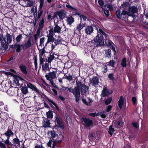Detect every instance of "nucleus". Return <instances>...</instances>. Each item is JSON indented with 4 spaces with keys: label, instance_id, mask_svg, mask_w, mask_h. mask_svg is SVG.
<instances>
[{
    "label": "nucleus",
    "instance_id": "nucleus-1",
    "mask_svg": "<svg viewBox=\"0 0 148 148\" xmlns=\"http://www.w3.org/2000/svg\"><path fill=\"white\" fill-rule=\"evenodd\" d=\"M97 35L95 40H92L90 42L92 43L91 45L96 46L103 45L104 42L103 36H104L106 37L107 36L106 34L101 29H98L97 28Z\"/></svg>",
    "mask_w": 148,
    "mask_h": 148
},
{
    "label": "nucleus",
    "instance_id": "nucleus-2",
    "mask_svg": "<svg viewBox=\"0 0 148 148\" xmlns=\"http://www.w3.org/2000/svg\"><path fill=\"white\" fill-rule=\"evenodd\" d=\"M76 84L77 88V90H78L79 92V98L80 95V90L82 94H83L84 93H86L88 89V88L85 84H82L81 81L78 80L77 78L76 79Z\"/></svg>",
    "mask_w": 148,
    "mask_h": 148
},
{
    "label": "nucleus",
    "instance_id": "nucleus-3",
    "mask_svg": "<svg viewBox=\"0 0 148 148\" xmlns=\"http://www.w3.org/2000/svg\"><path fill=\"white\" fill-rule=\"evenodd\" d=\"M68 89L69 92L73 93L75 98L76 102H78L79 101V92L78 90H77V86L75 87L73 89L71 87L68 88Z\"/></svg>",
    "mask_w": 148,
    "mask_h": 148
},
{
    "label": "nucleus",
    "instance_id": "nucleus-4",
    "mask_svg": "<svg viewBox=\"0 0 148 148\" xmlns=\"http://www.w3.org/2000/svg\"><path fill=\"white\" fill-rule=\"evenodd\" d=\"M116 16L119 18H121L122 16L123 15H132V16H133V15L131 14L130 13V12H127V11H126L125 10H123L122 13H121V11L120 10H117L116 12Z\"/></svg>",
    "mask_w": 148,
    "mask_h": 148
},
{
    "label": "nucleus",
    "instance_id": "nucleus-5",
    "mask_svg": "<svg viewBox=\"0 0 148 148\" xmlns=\"http://www.w3.org/2000/svg\"><path fill=\"white\" fill-rule=\"evenodd\" d=\"M61 43V38L60 36H58L57 39H54L53 42L51 43V48L53 50L55 46L58 44Z\"/></svg>",
    "mask_w": 148,
    "mask_h": 148
},
{
    "label": "nucleus",
    "instance_id": "nucleus-6",
    "mask_svg": "<svg viewBox=\"0 0 148 148\" xmlns=\"http://www.w3.org/2000/svg\"><path fill=\"white\" fill-rule=\"evenodd\" d=\"M54 33L53 31V28L49 30V34L47 35L48 37V41L46 43V45L49 42H52L53 41L54 38L53 37Z\"/></svg>",
    "mask_w": 148,
    "mask_h": 148
},
{
    "label": "nucleus",
    "instance_id": "nucleus-7",
    "mask_svg": "<svg viewBox=\"0 0 148 148\" xmlns=\"http://www.w3.org/2000/svg\"><path fill=\"white\" fill-rule=\"evenodd\" d=\"M0 43L1 46L5 48L6 50L8 48V45L6 44V40L5 37H3L2 34H0Z\"/></svg>",
    "mask_w": 148,
    "mask_h": 148
},
{
    "label": "nucleus",
    "instance_id": "nucleus-8",
    "mask_svg": "<svg viewBox=\"0 0 148 148\" xmlns=\"http://www.w3.org/2000/svg\"><path fill=\"white\" fill-rule=\"evenodd\" d=\"M82 119L83 121L84 122V125L85 127H89L92 125L93 123L92 120L86 118H83Z\"/></svg>",
    "mask_w": 148,
    "mask_h": 148
},
{
    "label": "nucleus",
    "instance_id": "nucleus-9",
    "mask_svg": "<svg viewBox=\"0 0 148 148\" xmlns=\"http://www.w3.org/2000/svg\"><path fill=\"white\" fill-rule=\"evenodd\" d=\"M57 72V71H56L50 72L48 74V75H46L45 77L47 79H54L56 78Z\"/></svg>",
    "mask_w": 148,
    "mask_h": 148
},
{
    "label": "nucleus",
    "instance_id": "nucleus-10",
    "mask_svg": "<svg viewBox=\"0 0 148 148\" xmlns=\"http://www.w3.org/2000/svg\"><path fill=\"white\" fill-rule=\"evenodd\" d=\"M129 12H130L131 14L133 15V16L132 15H129V16H132V17H134L135 16V15L134 14V13H136L137 11V9L136 7L135 6H132L131 7H129L128 6Z\"/></svg>",
    "mask_w": 148,
    "mask_h": 148
},
{
    "label": "nucleus",
    "instance_id": "nucleus-11",
    "mask_svg": "<svg viewBox=\"0 0 148 148\" xmlns=\"http://www.w3.org/2000/svg\"><path fill=\"white\" fill-rule=\"evenodd\" d=\"M56 15L59 16L60 19H62L66 16V13L64 10H62L57 12H56Z\"/></svg>",
    "mask_w": 148,
    "mask_h": 148
},
{
    "label": "nucleus",
    "instance_id": "nucleus-12",
    "mask_svg": "<svg viewBox=\"0 0 148 148\" xmlns=\"http://www.w3.org/2000/svg\"><path fill=\"white\" fill-rule=\"evenodd\" d=\"M17 92V89L14 87H12L10 88L7 90L8 94L10 96H13Z\"/></svg>",
    "mask_w": 148,
    "mask_h": 148
},
{
    "label": "nucleus",
    "instance_id": "nucleus-13",
    "mask_svg": "<svg viewBox=\"0 0 148 148\" xmlns=\"http://www.w3.org/2000/svg\"><path fill=\"white\" fill-rule=\"evenodd\" d=\"M25 84H27L28 88L36 92H39L38 90L35 85L28 82H25Z\"/></svg>",
    "mask_w": 148,
    "mask_h": 148
},
{
    "label": "nucleus",
    "instance_id": "nucleus-14",
    "mask_svg": "<svg viewBox=\"0 0 148 148\" xmlns=\"http://www.w3.org/2000/svg\"><path fill=\"white\" fill-rule=\"evenodd\" d=\"M85 31L86 34L90 35L93 32V28L91 26H88L85 28Z\"/></svg>",
    "mask_w": 148,
    "mask_h": 148
},
{
    "label": "nucleus",
    "instance_id": "nucleus-15",
    "mask_svg": "<svg viewBox=\"0 0 148 148\" xmlns=\"http://www.w3.org/2000/svg\"><path fill=\"white\" fill-rule=\"evenodd\" d=\"M32 39L31 38H29L27 41V42L23 45V49H26L29 48L32 46Z\"/></svg>",
    "mask_w": 148,
    "mask_h": 148
},
{
    "label": "nucleus",
    "instance_id": "nucleus-16",
    "mask_svg": "<svg viewBox=\"0 0 148 148\" xmlns=\"http://www.w3.org/2000/svg\"><path fill=\"white\" fill-rule=\"evenodd\" d=\"M6 44H9L11 43L12 41V36L10 34L7 33L6 35Z\"/></svg>",
    "mask_w": 148,
    "mask_h": 148
},
{
    "label": "nucleus",
    "instance_id": "nucleus-17",
    "mask_svg": "<svg viewBox=\"0 0 148 148\" xmlns=\"http://www.w3.org/2000/svg\"><path fill=\"white\" fill-rule=\"evenodd\" d=\"M110 93L109 92L108 90L106 88H103L102 91V92L101 94V95L103 97H105L108 96Z\"/></svg>",
    "mask_w": 148,
    "mask_h": 148
},
{
    "label": "nucleus",
    "instance_id": "nucleus-18",
    "mask_svg": "<svg viewBox=\"0 0 148 148\" xmlns=\"http://www.w3.org/2000/svg\"><path fill=\"white\" fill-rule=\"evenodd\" d=\"M50 123L49 120L47 119H45L42 122L43 126L45 127H50Z\"/></svg>",
    "mask_w": 148,
    "mask_h": 148
},
{
    "label": "nucleus",
    "instance_id": "nucleus-19",
    "mask_svg": "<svg viewBox=\"0 0 148 148\" xmlns=\"http://www.w3.org/2000/svg\"><path fill=\"white\" fill-rule=\"evenodd\" d=\"M124 103V99L123 96H121L120 97L118 101V106L121 109Z\"/></svg>",
    "mask_w": 148,
    "mask_h": 148
},
{
    "label": "nucleus",
    "instance_id": "nucleus-20",
    "mask_svg": "<svg viewBox=\"0 0 148 148\" xmlns=\"http://www.w3.org/2000/svg\"><path fill=\"white\" fill-rule=\"evenodd\" d=\"M61 28L58 25H56L53 29V31L54 33H59L60 32Z\"/></svg>",
    "mask_w": 148,
    "mask_h": 148
},
{
    "label": "nucleus",
    "instance_id": "nucleus-21",
    "mask_svg": "<svg viewBox=\"0 0 148 148\" xmlns=\"http://www.w3.org/2000/svg\"><path fill=\"white\" fill-rule=\"evenodd\" d=\"M74 21V18L72 16L68 17L66 20V22L67 23V24L69 25H71Z\"/></svg>",
    "mask_w": 148,
    "mask_h": 148
},
{
    "label": "nucleus",
    "instance_id": "nucleus-22",
    "mask_svg": "<svg viewBox=\"0 0 148 148\" xmlns=\"http://www.w3.org/2000/svg\"><path fill=\"white\" fill-rule=\"evenodd\" d=\"M56 143L53 140H51L49 141L47 143V145L48 146L51 147V145L52 144V148H55Z\"/></svg>",
    "mask_w": 148,
    "mask_h": 148
},
{
    "label": "nucleus",
    "instance_id": "nucleus-23",
    "mask_svg": "<svg viewBox=\"0 0 148 148\" xmlns=\"http://www.w3.org/2000/svg\"><path fill=\"white\" fill-rule=\"evenodd\" d=\"M4 134L7 137L8 139H9L11 135H13V133L10 130H8Z\"/></svg>",
    "mask_w": 148,
    "mask_h": 148
},
{
    "label": "nucleus",
    "instance_id": "nucleus-24",
    "mask_svg": "<svg viewBox=\"0 0 148 148\" xmlns=\"http://www.w3.org/2000/svg\"><path fill=\"white\" fill-rule=\"evenodd\" d=\"M98 79L97 77H94L91 81V83L93 85H96L98 84Z\"/></svg>",
    "mask_w": 148,
    "mask_h": 148
},
{
    "label": "nucleus",
    "instance_id": "nucleus-25",
    "mask_svg": "<svg viewBox=\"0 0 148 148\" xmlns=\"http://www.w3.org/2000/svg\"><path fill=\"white\" fill-rule=\"evenodd\" d=\"M19 68L23 73L25 74L27 73L26 68L25 66L23 65H21L19 66Z\"/></svg>",
    "mask_w": 148,
    "mask_h": 148
},
{
    "label": "nucleus",
    "instance_id": "nucleus-26",
    "mask_svg": "<svg viewBox=\"0 0 148 148\" xmlns=\"http://www.w3.org/2000/svg\"><path fill=\"white\" fill-rule=\"evenodd\" d=\"M79 42L77 38H73L71 40V42L73 45L75 46Z\"/></svg>",
    "mask_w": 148,
    "mask_h": 148
},
{
    "label": "nucleus",
    "instance_id": "nucleus-27",
    "mask_svg": "<svg viewBox=\"0 0 148 148\" xmlns=\"http://www.w3.org/2000/svg\"><path fill=\"white\" fill-rule=\"evenodd\" d=\"M75 14L79 16L81 20L82 19L83 20L85 21L87 19V17L86 16L83 15H80V13L78 12H76Z\"/></svg>",
    "mask_w": 148,
    "mask_h": 148
},
{
    "label": "nucleus",
    "instance_id": "nucleus-28",
    "mask_svg": "<svg viewBox=\"0 0 148 148\" xmlns=\"http://www.w3.org/2000/svg\"><path fill=\"white\" fill-rule=\"evenodd\" d=\"M22 92L24 94H26L28 92L27 88L26 86L22 87L21 89Z\"/></svg>",
    "mask_w": 148,
    "mask_h": 148
},
{
    "label": "nucleus",
    "instance_id": "nucleus-29",
    "mask_svg": "<svg viewBox=\"0 0 148 148\" xmlns=\"http://www.w3.org/2000/svg\"><path fill=\"white\" fill-rule=\"evenodd\" d=\"M45 21L43 19H42L40 21L39 23L38 29H42L44 26V23Z\"/></svg>",
    "mask_w": 148,
    "mask_h": 148
},
{
    "label": "nucleus",
    "instance_id": "nucleus-30",
    "mask_svg": "<svg viewBox=\"0 0 148 148\" xmlns=\"http://www.w3.org/2000/svg\"><path fill=\"white\" fill-rule=\"evenodd\" d=\"M42 69L46 71L49 69V67L48 64L45 63L43 64L42 66Z\"/></svg>",
    "mask_w": 148,
    "mask_h": 148
},
{
    "label": "nucleus",
    "instance_id": "nucleus-31",
    "mask_svg": "<svg viewBox=\"0 0 148 148\" xmlns=\"http://www.w3.org/2000/svg\"><path fill=\"white\" fill-rule=\"evenodd\" d=\"M23 46V45H20L19 44L15 45V48H16V51L17 52H18L20 51L21 50V48Z\"/></svg>",
    "mask_w": 148,
    "mask_h": 148
},
{
    "label": "nucleus",
    "instance_id": "nucleus-32",
    "mask_svg": "<svg viewBox=\"0 0 148 148\" xmlns=\"http://www.w3.org/2000/svg\"><path fill=\"white\" fill-rule=\"evenodd\" d=\"M84 27V25L83 24L80 23L77 26L76 28L77 31L80 32Z\"/></svg>",
    "mask_w": 148,
    "mask_h": 148
},
{
    "label": "nucleus",
    "instance_id": "nucleus-33",
    "mask_svg": "<svg viewBox=\"0 0 148 148\" xmlns=\"http://www.w3.org/2000/svg\"><path fill=\"white\" fill-rule=\"evenodd\" d=\"M7 89L5 86H3L1 84L0 85V90L3 92H5Z\"/></svg>",
    "mask_w": 148,
    "mask_h": 148
},
{
    "label": "nucleus",
    "instance_id": "nucleus-34",
    "mask_svg": "<svg viewBox=\"0 0 148 148\" xmlns=\"http://www.w3.org/2000/svg\"><path fill=\"white\" fill-rule=\"evenodd\" d=\"M121 64L123 67H125L126 66V59L125 58H123L122 60Z\"/></svg>",
    "mask_w": 148,
    "mask_h": 148
},
{
    "label": "nucleus",
    "instance_id": "nucleus-35",
    "mask_svg": "<svg viewBox=\"0 0 148 148\" xmlns=\"http://www.w3.org/2000/svg\"><path fill=\"white\" fill-rule=\"evenodd\" d=\"M107 42H108V45L111 46L112 49L114 51V52L115 53L116 51L115 49V48L112 45V42L110 40H108L107 41H106V43Z\"/></svg>",
    "mask_w": 148,
    "mask_h": 148
},
{
    "label": "nucleus",
    "instance_id": "nucleus-36",
    "mask_svg": "<svg viewBox=\"0 0 148 148\" xmlns=\"http://www.w3.org/2000/svg\"><path fill=\"white\" fill-rule=\"evenodd\" d=\"M54 58V56L53 55H50L48 57V59H47V61L49 63Z\"/></svg>",
    "mask_w": 148,
    "mask_h": 148
},
{
    "label": "nucleus",
    "instance_id": "nucleus-37",
    "mask_svg": "<svg viewBox=\"0 0 148 148\" xmlns=\"http://www.w3.org/2000/svg\"><path fill=\"white\" fill-rule=\"evenodd\" d=\"M13 143L15 145H18L20 144V141L19 139L17 138H15L13 140Z\"/></svg>",
    "mask_w": 148,
    "mask_h": 148
},
{
    "label": "nucleus",
    "instance_id": "nucleus-38",
    "mask_svg": "<svg viewBox=\"0 0 148 148\" xmlns=\"http://www.w3.org/2000/svg\"><path fill=\"white\" fill-rule=\"evenodd\" d=\"M47 118L49 119H51L53 117V114L52 112L51 111H49L47 112Z\"/></svg>",
    "mask_w": 148,
    "mask_h": 148
},
{
    "label": "nucleus",
    "instance_id": "nucleus-39",
    "mask_svg": "<svg viewBox=\"0 0 148 148\" xmlns=\"http://www.w3.org/2000/svg\"><path fill=\"white\" fill-rule=\"evenodd\" d=\"M22 35L20 34L16 38V40L17 42H19L22 39Z\"/></svg>",
    "mask_w": 148,
    "mask_h": 148
},
{
    "label": "nucleus",
    "instance_id": "nucleus-40",
    "mask_svg": "<svg viewBox=\"0 0 148 148\" xmlns=\"http://www.w3.org/2000/svg\"><path fill=\"white\" fill-rule=\"evenodd\" d=\"M66 7L69 9L73 10H75V14L76 12H77V10H76L75 8L72 7L69 4H66Z\"/></svg>",
    "mask_w": 148,
    "mask_h": 148
},
{
    "label": "nucleus",
    "instance_id": "nucleus-41",
    "mask_svg": "<svg viewBox=\"0 0 148 148\" xmlns=\"http://www.w3.org/2000/svg\"><path fill=\"white\" fill-rule=\"evenodd\" d=\"M49 134L50 135L49 136H50L51 138H52L55 137L56 136L55 132L53 130L51 131L49 133Z\"/></svg>",
    "mask_w": 148,
    "mask_h": 148
},
{
    "label": "nucleus",
    "instance_id": "nucleus-42",
    "mask_svg": "<svg viewBox=\"0 0 148 148\" xmlns=\"http://www.w3.org/2000/svg\"><path fill=\"white\" fill-rule=\"evenodd\" d=\"M109 134L111 136H112L113 135V133L114 132V129L112 128L110 126L109 128V131H108Z\"/></svg>",
    "mask_w": 148,
    "mask_h": 148
},
{
    "label": "nucleus",
    "instance_id": "nucleus-43",
    "mask_svg": "<svg viewBox=\"0 0 148 148\" xmlns=\"http://www.w3.org/2000/svg\"><path fill=\"white\" fill-rule=\"evenodd\" d=\"M64 77V78L67 79L69 81H70L73 80L72 77L71 75L67 76L66 75H65Z\"/></svg>",
    "mask_w": 148,
    "mask_h": 148
},
{
    "label": "nucleus",
    "instance_id": "nucleus-44",
    "mask_svg": "<svg viewBox=\"0 0 148 148\" xmlns=\"http://www.w3.org/2000/svg\"><path fill=\"white\" fill-rule=\"evenodd\" d=\"M99 4L100 5V7L103 10L104 9L103 5L104 3L102 0H99L98 1Z\"/></svg>",
    "mask_w": 148,
    "mask_h": 148
},
{
    "label": "nucleus",
    "instance_id": "nucleus-45",
    "mask_svg": "<svg viewBox=\"0 0 148 148\" xmlns=\"http://www.w3.org/2000/svg\"><path fill=\"white\" fill-rule=\"evenodd\" d=\"M112 98L111 97L108 98L105 101V103L106 105H108L110 104L111 102Z\"/></svg>",
    "mask_w": 148,
    "mask_h": 148
},
{
    "label": "nucleus",
    "instance_id": "nucleus-46",
    "mask_svg": "<svg viewBox=\"0 0 148 148\" xmlns=\"http://www.w3.org/2000/svg\"><path fill=\"white\" fill-rule=\"evenodd\" d=\"M28 2L27 3L26 5L24 7H31L33 5V1H28Z\"/></svg>",
    "mask_w": 148,
    "mask_h": 148
},
{
    "label": "nucleus",
    "instance_id": "nucleus-47",
    "mask_svg": "<svg viewBox=\"0 0 148 148\" xmlns=\"http://www.w3.org/2000/svg\"><path fill=\"white\" fill-rule=\"evenodd\" d=\"M108 77L109 79L113 81L114 80V78L113 77V75L112 73L109 74L108 75Z\"/></svg>",
    "mask_w": 148,
    "mask_h": 148
},
{
    "label": "nucleus",
    "instance_id": "nucleus-48",
    "mask_svg": "<svg viewBox=\"0 0 148 148\" xmlns=\"http://www.w3.org/2000/svg\"><path fill=\"white\" fill-rule=\"evenodd\" d=\"M115 62L113 60H111L108 63L107 65L112 67H114V65Z\"/></svg>",
    "mask_w": 148,
    "mask_h": 148
},
{
    "label": "nucleus",
    "instance_id": "nucleus-49",
    "mask_svg": "<svg viewBox=\"0 0 148 148\" xmlns=\"http://www.w3.org/2000/svg\"><path fill=\"white\" fill-rule=\"evenodd\" d=\"M107 69L108 68L107 66L106 65H104L102 69V72L103 73H106L107 72L108 70Z\"/></svg>",
    "mask_w": 148,
    "mask_h": 148
},
{
    "label": "nucleus",
    "instance_id": "nucleus-50",
    "mask_svg": "<svg viewBox=\"0 0 148 148\" xmlns=\"http://www.w3.org/2000/svg\"><path fill=\"white\" fill-rule=\"evenodd\" d=\"M49 81L50 82V83L51 84V85L53 86L55 88H57V86L53 82V81L52 79H50L49 80Z\"/></svg>",
    "mask_w": 148,
    "mask_h": 148
},
{
    "label": "nucleus",
    "instance_id": "nucleus-51",
    "mask_svg": "<svg viewBox=\"0 0 148 148\" xmlns=\"http://www.w3.org/2000/svg\"><path fill=\"white\" fill-rule=\"evenodd\" d=\"M45 38L42 37L40 39V46H42L44 42Z\"/></svg>",
    "mask_w": 148,
    "mask_h": 148
},
{
    "label": "nucleus",
    "instance_id": "nucleus-52",
    "mask_svg": "<svg viewBox=\"0 0 148 148\" xmlns=\"http://www.w3.org/2000/svg\"><path fill=\"white\" fill-rule=\"evenodd\" d=\"M44 51L43 49H42L40 51L39 57H45L44 54Z\"/></svg>",
    "mask_w": 148,
    "mask_h": 148
},
{
    "label": "nucleus",
    "instance_id": "nucleus-53",
    "mask_svg": "<svg viewBox=\"0 0 148 148\" xmlns=\"http://www.w3.org/2000/svg\"><path fill=\"white\" fill-rule=\"evenodd\" d=\"M58 127H60L62 129H63L64 128V126L62 122V121L60 123H59L58 124Z\"/></svg>",
    "mask_w": 148,
    "mask_h": 148
},
{
    "label": "nucleus",
    "instance_id": "nucleus-54",
    "mask_svg": "<svg viewBox=\"0 0 148 148\" xmlns=\"http://www.w3.org/2000/svg\"><path fill=\"white\" fill-rule=\"evenodd\" d=\"M34 64L36 69L37 68V61L36 58V57L34 59Z\"/></svg>",
    "mask_w": 148,
    "mask_h": 148
},
{
    "label": "nucleus",
    "instance_id": "nucleus-55",
    "mask_svg": "<svg viewBox=\"0 0 148 148\" xmlns=\"http://www.w3.org/2000/svg\"><path fill=\"white\" fill-rule=\"evenodd\" d=\"M44 3V0H40V9L42 8Z\"/></svg>",
    "mask_w": 148,
    "mask_h": 148
},
{
    "label": "nucleus",
    "instance_id": "nucleus-56",
    "mask_svg": "<svg viewBox=\"0 0 148 148\" xmlns=\"http://www.w3.org/2000/svg\"><path fill=\"white\" fill-rule=\"evenodd\" d=\"M106 53H107V56H108V57L110 56L111 53V51L110 49H108L106 51Z\"/></svg>",
    "mask_w": 148,
    "mask_h": 148
},
{
    "label": "nucleus",
    "instance_id": "nucleus-57",
    "mask_svg": "<svg viewBox=\"0 0 148 148\" xmlns=\"http://www.w3.org/2000/svg\"><path fill=\"white\" fill-rule=\"evenodd\" d=\"M56 120L57 124L60 123L62 121L61 119L58 117H56Z\"/></svg>",
    "mask_w": 148,
    "mask_h": 148
},
{
    "label": "nucleus",
    "instance_id": "nucleus-58",
    "mask_svg": "<svg viewBox=\"0 0 148 148\" xmlns=\"http://www.w3.org/2000/svg\"><path fill=\"white\" fill-rule=\"evenodd\" d=\"M4 142L5 144L8 145H11V143L9 140V139L7 138V140H4Z\"/></svg>",
    "mask_w": 148,
    "mask_h": 148
},
{
    "label": "nucleus",
    "instance_id": "nucleus-59",
    "mask_svg": "<svg viewBox=\"0 0 148 148\" xmlns=\"http://www.w3.org/2000/svg\"><path fill=\"white\" fill-rule=\"evenodd\" d=\"M132 101L134 105H135L136 103V99L135 97H133L132 98Z\"/></svg>",
    "mask_w": 148,
    "mask_h": 148
},
{
    "label": "nucleus",
    "instance_id": "nucleus-60",
    "mask_svg": "<svg viewBox=\"0 0 148 148\" xmlns=\"http://www.w3.org/2000/svg\"><path fill=\"white\" fill-rule=\"evenodd\" d=\"M106 7L107 8H109L110 10H112L113 9V7L111 4H107L106 5Z\"/></svg>",
    "mask_w": 148,
    "mask_h": 148
},
{
    "label": "nucleus",
    "instance_id": "nucleus-61",
    "mask_svg": "<svg viewBox=\"0 0 148 148\" xmlns=\"http://www.w3.org/2000/svg\"><path fill=\"white\" fill-rule=\"evenodd\" d=\"M104 13L106 16L108 17L109 16V12L108 10H104Z\"/></svg>",
    "mask_w": 148,
    "mask_h": 148
},
{
    "label": "nucleus",
    "instance_id": "nucleus-62",
    "mask_svg": "<svg viewBox=\"0 0 148 148\" xmlns=\"http://www.w3.org/2000/svg\"><path fill=\"white\" fill-rule=\"evenodd\" d=\"M0 146L1 148H6L5 144L1 141H0Z\"/></svg>",
    "mask_w": 148,
    "mask_h": 148
},
{
    "label": "nucleus",
    "instance_id": "nucleus-63",
    "mask_svg": "<svg viewBox=\"0 0 148 148\" xmlns=\"http://www.w3.org/2000/svg\"><path fill=\"white\" fill-rule=\"evenodd\" d=\"M99 114L98 113H96L95 112L93 113H90L89 114V115L90 116H92L94 117L95 116H99Z\"/></svg>",
    "mask_w": 148,
    "mask_h": 148
},
{
    "label": "nucleus",
    "instance_id": "nucleus-64",
    "mask_svg": "<svg viewBox=\"0 0 148 148\" xmlns=\"http://www.w3.org/2000/svg\"><path fill=\"white\" fill-rule=\"evenodd\" d=\"M45 57H40V64H42L44 62V59Z\"/></svg>",
    "mask_w": 148,
    "mask_h": 148
}]
</instances>
